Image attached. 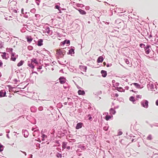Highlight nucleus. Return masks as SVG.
<instances>
[{
  "label": "nucleus",
  "instance_id": "f257e3e1",
  "mask_svg": "<svg viewBox=\"0 0 158 158\" xmlns=\"http://www.w3.org/2000/svg\"><path fill=\"white\" fill-rule=\"evenodd\" d=\"M141 106L145 108L148 107V101L146 100H143L140 102Z\"/></svg>",
  "mask_w": 158,
  "mask_h": 158
},
{
  "label": "nucleus",
  "instance_id": "f03ea898",
  "mask_svg": "<svg viewBox=\"0 0 158 158\" xmlns=\"http://www.w3.org/2000/svg\"><path fill=\"white\" fill-rule=\"evenodd\" d=\"M150 48H151V46L147 44L144 48V50L146 54H148L150 53L151 51V50L150 49Z\"/></svg>",
  "mask_w": 158,
  "mask_h": 158
},
{
  "label": "nucleus",
  "instance_id": "7ed1b4c3",
  "mask_svg": "<svg viewBox=\"0 0 158 158\" xmlns=\"http://www.w3.org/2000/svg\"><path fill=\"white\" fill-rule=\"evenodd\" d=\"M147 86L149 90H153L154 89V86L152 83H149L148 84Z\"/></svg>",
  "mask_w": 158,
  "mask_h": 158
},
{
  "label": "nucleus",
  "instance_id": "20e7f679",
  "mask_svg": "<svg viewBox=\"0 0 158 158\" xmlns=\"http://www.w3.org/2000/svg\"><path fill=\"white\" fill-rule=\"evenodd\" d=\"M61 45H64L65 44L69 45L70 44V41L69 40H65L63 41L62 42L60 43Z\"/></svg>",
  "mask_w": 158,
  "mask_h": 158
},
{
  "label": "nucleus",
  "instance_id": "39448f33",
  "mask_svg": "<svg viewBox=\"0 0 158 158\" xmlns=\"http://www.w3.org/2000/svg\"><path fill=\"white\" fill-rule=\"evenodd\" d=\"M74 48L73 47V48H71L69 50V52L67 53V54L68 55H71L72 56V54H74Z\"/></svg>",
  "mask_w": 158,
  "mask_h": 158
},
{
  "label": "nucleus",
  "instance_id": "423d86ee",
  "mask_svg": "<svg viewBox=\"0 0 158 158\" xmlns=\"http://www.w3.org/2000/svg\"><path fill=\"white\" fill-rule=\"evenodd\" d=\"M6 93L5 90L0 91V97H3L6 96Z\"/></svg>",
  "mask_w": 158,
  "mask_h": 158
},
{
  "label": "nucleus",
  "instance_id": "0eeeda50",
  "mask_svg": "<svg viewBox=\"0 0 158 158\" xmlns=\"http://www.w3.org/2000/svg\"><path fill=\"white\" fill-rule=\"evenodd\" d=\"M59 79L60 82L61 84H64V83H65V82L66 79L64 77H60L59 78Z\"/></svg>",
  "mask_w": 158,
  "mask_h": 158
},
{
  "label": "nucleus",
  "instance_id": "6e6552de",
  "mask_svg": "<svg viewBox=\"0 0 158 158\" xmlns=\"http://www.w3.org/2000/svg\"><path fill=\"white\" fill-rule=\"evenodd\" d=\"M83 125V123H82L80 122L77 124L76 127V129H79L81 128Z\"/></svg>",
  "mask_w": 158,
  "mask_h": 158
},
{
  "label": "nucleus",
  "instance_id": "1a4fd4ad",
  "mask_svg": "<svg viewBox=\"0 0 158 158\" xmlns=\"http://www.w3.org/2000/svg\"><path fill=\"white\" fill-rule=\"evenodd\" d=\"M68 143L66 142H63L62 143V148L63 150H64V149L66 148L68 145Z\"/></svg>",
  "mask_w": 158,
  "mask_h": 158
},
{
  "label": "nucleus",
  "instance_id": "9d476101",
  "mask_svg": "<svg viewBox=\"0 0 158 158\" xmlns=\"http://www.w3.org/2000/svg\"><path fill=\"white\" fill-rule=\"evenodd\" d=\"M23 133L24 134V137L25 138H27L28 136L29 133L28 131L26 130H23L22 131Z\"/></svg>",
  "mask_w": 158,
  "mask_h": 158
},
{
  "label": "nucleus",
  "instance_id": "9b49d317",
  "mask_svg": "<svg viewBox=\"0 0 158 158\" xmlns=\"http://www.w3.org/2000/svg\"><path fill=\"white\" fill-rule=\"evenodd\" d=\"M101 73L102 74V76L104 77H106L107 75V72L105 70H102L101 71Z\"/></svg>",
  "mask_w": 158,
  "mask_h": 158
},
{
  "label": "nucleus",
  "instance_id": "f8f14e48",
  "mask_svg": "<svg viewBox=\"0 0 158 158\" xmlns=\"http://www.w3.org/2000/svg\"><path fill=\"white\" fill-rule=\"evenodd\" d=\"M103 58L102 56H99L97 60V62L100 63L102 62L103 60Z\"/></svg>",
  "mask_w": 158,
  "mask_h": 158
},
{
  "label": "nucleus",
  "instance_id": "ddd939ff",
  "mask_svg": "<svg viewBox=\"0 0 158 158\" xmlns=\"http://www.w3.org/2000/svg\"><path fill=\"white\" fill-rule=\"evenodd\" d=\"M110 114H114L116 113V111L113 108H111L110 110Z\"/></svg>",
  "mask_w": 158,
  "mask_h": 158
},
{
  "label": "nucleus",
  "instance_id": "4468645a",
  "mask_svg": "<svg viewBox=\"0 0 158 158\" xmlns=\"http://www.w3.org/2000/svg\"><path fill=\"white\" fill-rule=\"evenodd\" d=\"M43 40L42 39H40L38 40L37 42V45L38 46H40L43 45Z\"/></svg>",
  "mask_w": 158,
  "mask_h": 158
},
{
  "label": "nucleus",
  "instance_id": "2eb2a0df",
  "mask_svg": "<svg viewBox=\"0 0 158 158\" xmlns=\"http://www.w3.org/2000/svg\"><path fill=\"white\" fill-rule=\"evenodd\" d=\"M78 93L79 95H84L85 94V92L83 90H81L79 89L78 91Z\"/></svg>",
  "mask_w": 158,
  "mask_h": 158
},
{
  "label": "nucleus",
  "instance_id": "dca6fc26",
  "mask_svg": "<svg viewBox=\"0 0 158 158\" xmlns=\"http://www.w3.org/2000/svg\"><path fill=\"white\" fill-rule=\"evenodd\" d=\"M31 63H34L38 64L39 63L38 61L35 58H33L32 59H31Z\"/></svg>",
  "mask_w": 158,
  "mask_h": 158
},
{
  "label": "nucleus",
  "instance_id": "f3484780",
  "mask_svg": "<svg viewBox=\"0 0 158 158\" xmlns=\"http://www.w3.org/2000/svg\"><path fill=\"white\" fill-rule=\"evenodd\" d=\"M78 10L79 11L80 13L82 15H85L86 14V12L85 11L81 9H78Z\"/></svg>",
  "mask_w": 158,
  "mask_h": 158
},
{
  "label": "nucleus",
  "instance_id": "a211bd4d",
  "mask_svg": "<svg viewBox=\"0 0 158 158\" xmlns=\"http://www.w3.org/2000/svg\"><path fill=\"white\" fill-rule=\"evenodd\" d=\"M134 85L137 88L141 89V88L140 87V85L137 83H134L131 84V85Z\"/></svg>",
  "mask_w": 158,
  "mask_h": 158
},
{
  "label": "nucleus",
  "instance_id": "6ab92c4d",
  "mask_svg": "<svg viewBox=\"0 0 158 158\" xmlns=\"http://www.w3.org/2000/svg\"><path fill=\"white\" fill-rule=\"evenodd\" d=\"M31 111L32 112H36L37 109L35 106H32L30 108Z\"/></svg>",
  "mask_w": 158,
  "mask_h": 158
},
{
  "label": "nucleus",
  "instance_id": "aec40b11",
  "mask_svg": "<svg viewBox=\"0 0 158 158\" xmlns=\"http://www.w3.org/2000/svg\"><path fill=\"white\" fill-rule=\"evenodd\" d=\"M115 23L116 24H123V22L120 19H117L115 20Z\"/></svg>",
  "mask_w": 158,
  "mask_h": 158
},
{
  "label": "nucleus",
  "instance_id": "412c9836",
  "mask_svg": "<svg viewBox=\"0 0 158 158\" xmlns=\"http://www.w3.org/2000/svg\"><path fill=\"white\" fill-rule=\"evenodd\" d=\"M57 53L56 54L58 55H61L63 54L62 53V49H59L58 50H57Z\"/></svg>",
  "mask_w": 158,
  "mask_h": 158
},
{
  "label": "nucleus",
  "instance_id": "4be33fe9",
  "mask_svg": "<svg viewBox=\"0 0 158 158\" xmlns=\"http://www.w3.org/2000/svg\"><path fill=\"white\" fill-rule=\"evenodd\" d=\"M2 57L3 59L7 60V58L6 56V52H2Z\"/></svg>",
  "mask_w": 158,
  "mask_h": 158
},
{
  "label": "nucleus",
  "instance_id": "5701e85b",
  "mask_svg": "<svg viewBox=\"0 0 158 158\" xmlns=\"http://www.w3.org/2000/svg\"><path fill=\"white\" fill-rule=\"evenodd\" d=\"M26 38L27 42L29 43H30L33 40V39L31 37L27 36Z\"/></svg>",
  "mask_w": 158,
  "mask_h": 158
},
{
  "label": "nucleus",
  "instance_id": "b1692460",
  "mask_svg": "<svg viewBox=\"0 0 158 158\" xmlns=\"http://www.w3.org/2000/svg\"><path fill=\"white\" fill-rule=\"evenodd\" d=\"M113 117L112 115H107L105 117V119L106 121L109 120L110 118H112Z\"/></svg>",
  "mask_w": 158,
  "mask_h": 158
},
{
  "label": "nucleus",
  "instance_id": "393cba45",
  "mask_svg": "<svg viewBox=\"0 0 158 158\" xmlns=\"http://www.w3.org/2000/svg\"><path fill=\"white\" fill-rule=\"evenodd\" d=\"M129 100L132 102L133 103H134V102L135 101V97L133 96H131L129 98Z\"/></svg>",
  "mask_w": 158,
  "mask_h": 158
},
{
  "label": "nucleus",
  "instance_id": "a878e982",
  "mask_svg": "<svg viewBox=\"0 0 158 158\" xmlns=\"http://www.w3.org/2000/svg\"><path fill=\"white\" fill-rule=\"evenodd\" d=\"M24 62V61L21 60L17 64V66L18 67L22 66Z\"/></svg>",
  "mask_w": 158,
  "mask_h": 158
},
{
  "label": "nucleus",
  "instance_id": "bb28decb",
  "mask_svg": "<svg viewBox=\"0 0 158 158\" xmlns=\"http://www.w3.org/2000/svg\"><path fill=\"white\" fill-rule=\"evenodd\" d=\"M152 136L151 135H149L147 137L146 139L149 140H151L152 139Z\"/></svg>",
  "mask_w": 158,
  "mask_h": 158
},
{
  "label": "nucleus",
  "instance_id": "cd10ccee",
  "mask_svg": "<svg viewBox=\"0 0 158 158\" xmlns=\"http://www.w3.org/2000/svg\"><path fill=\"white\" fill-rule=\"evenodd\" d=\"M77 6L78 7H81L82 8L85 6L82 4L78 3L77 5Z\"/></svg>",
  "mask_w": 158,
  "mask_h": 158
},
{
  "label": "nucleus",
  "instance_id": "c85d7f7f",
  "mask_svg": "<svg viewBox=\"0 0 158 158\" xmlns=\"http://www.w3.org/2000/svg\"><path fill=\"white\" fill-rule=\"evenodd\" d=\"M79 67H81V68L84 70L85 72L86 71L87 69V67L86 66H84L80 65Z\"/></svg>",
  "mask_w": 158,
  "mask_h": 158
},
{
  "label": "nucleus",
  "instance_id": "c756f323",
  "mask_svg": "<svg viewBox=\"0 0 158 158\" xmlns=\"http://www.w3.org/2000/svg\"><path fill=\"white\" fill-rule=\"evenodd\" d=\"M28 65L29 67L31 68L32 69H34L35 68L33 64L31 62L30 63L28 64Z\"/></svg>",
  "mask_w": 158,
  "mask_h": 158
},
{
  "label": "nucleus",
  "instance_id": "7c9ffc66",
  "mask_svg": "<svg viewBox=\"0 0 158 158\" xmlns=\"http://www.w3.org/2000/svg\"><path fill=\"white\" fill-rule=\"evenodd\" d=\"M47 135H45L44 134H42L41 137L42 138V140L44 141L45 139V138H47Z\"/></svg>",
  "mask_w": 158,
  "mask_h": 158
},
{
  "label": "nucleus",
  "instance_id": "2f4dec72",
  "mask_svg": "<svg viewBox=\"0 0 158 158\" xmlns=\"http://www.w3.org/2000/svg\"><path fill=\"white\" fill-rule=\"evenodd\" d=\"M78 148L81 149L82 150H84L85 149V147L82 145H79L78 146Z\"/></svg>",
  "mask_w": 158,
  "mask_h": 158
},
{
  "label": "nucleus",
  "instance_id": "473e14b6",
  "mask_svg": "<svg viewBox=\"0 0 158 158\" xmlns=\"http://www.w3.org/2000/svg\"><path fill=\"white\" fill-rule=\"evenodd\" d=\"M46 32L48 34H49L50 32V28L49 27H47L46 28Z\"/></svg>",
  "mask_w": 158,
  "mask_h": 158
},
{
  "label": "nucleus",
  "instance_id": "72a5a7b5",
  "mask_svg": "<svg viewBox=\"0 0 158 158\" xmlns=\"http://www.w3.org/2000/svg\"><path fill=\"white\" fill-rule=\"evenodd\" d=\"M16 58L17 57H15V56H11L10 60L14 61H15L16 60Z\"/></svg>",
  "mask_w": 158,
  "mask_h": 158
},
{
  "label": "nucleus",
  "instance_id": "f704fd0d",
  "mask_svg": "<svg viewBox=\"0 0 158 158\" xmlns=\"http://www.w3.org/2000/svg\"><path fill=\"white\" fill-rule=\"evenodd\" d=\"M56 156L57 157H60V158H61L62 157V155H61V154L60 153H59V152H57L56 155Z\"/></svg>",
  "mask_w": 158,
  "mask_h": 158
},
{
  "label": "nucleus",
  "instance_id": "c9c22d12",
  "mask_svg": "<svg viewBox=\"0 0 158 158\" xmlns=\"http://www.w3.org/2000/svg\"><path fill=\"white\" fill-rule=\"evenodd\" d=\"M4 146L0 143V152H1L3 150Z\"/></svg>",
  "mask_w": 158,
  "mask_h": 158
},
{
  "label": "nucleus",
  "instance_id": "e433bc0d",
  "mask_svg": "<svg viewBox=\"0 0 158 158\" xmlns=\"http://www.w3.org/2000/svg\"><path fill=\"white\" fill-rule=\"evenodd\" d=\"M119 91L121 92H124L125 90L123 89L122 87H119L118 88V89H117Z\"/></svg>",
  "mask_w": 158,
  "mask_h": 158
},
{
  "label": "nucleus",
  "instance_id": "4c0bfd02",
  "mask_svg": "<svg viewBox=\"0 0 158 158\" xmlns=\"http://www.w3.org/2000/svg\"><path fill=\"white\" fill-rule=\"evenodd\" d=\"M55 9H57L58 10H59V9H61V7H60V6L57 5H55Z\"/></svg>",
  "mask_w": 158,
  "mask_h": 158
},
{
  "label": "nucleus",
  "instance_id": "58836bf2",
  "mask_svg": "<svg viewBox=\"0 0 158 158\" xmlns=\"http://www.w3.org/2000/svg\"><path fill=\"white\" fill-rule=\"evenodd\" d=\"M139 46L141 48H144L145 47V45L141 43L139 44Z\"/></svg>",
  "mask_w": 158,
  "mask_h": 158
},
{
  "label": "nucleus",
  "instance_id": "ea45409f",
  "mask_svg": "<svg viewBox=\"0 0 158 158\" xmlns=\"http://www.w3.org/2000/svg\"><path fill=\"white\" fill-rule=\"evenodd\" d=\"M36 10L35 8H33L31 10V12L33 13H35V12Z\"/></svg>",
  "mask_w": 158,
  "mask_h": 158
},
{
  "label": "nucleus",
  "instance_id": "a19ab883",
  "mask_svg": "<svg viewBox=\"0 0 158 158\" xmlns=\"http://www.w3.org/2000/svg\"><path fill=\"white\" fill-rule=\"evenodd\" d=\"M108 128L109 127L105 126L103 127V129L105 131H107L108 130Z\"/></svg>",
  "mask_w": 158,
  "mask_h": 158
},
{
  "label": "nucleus",
  "instance_id": "79ce46f5",
  "mask_svg": "<svg viewBox=\"0 0 158 158\" xmlns=\"http://www.w3.org/2000/svg\"><path fill=\"white\" fill-rule=\"evenodd\" d=\"M39 131V130L38 129H36V130H35L34 131V132L33 133H32L33 135L34 136H35V135L34 134L35 132H38Z\"/></svg>",
  "mask_w": 158,
  "mask_h": 158
},
{
  "label": "nucleus",
  "instance_id": "37998d69",
  "mask_svg": "<svg viewBox=\"0 0 158 158\" xmlns=\"http://www.w3.org/2000/svg\"><path fill=\"white\" fill-rule=\"evenodd\" d=\"M35 2L37 4V5L39 6L40 4V0H35Z\"/></svg>",
  "mask_w": 158,
  "mask_h": 158
},
{
  "label": "nucleus",
  "instance_id": "c03bdc74",
  "mask_svg": "<svg viewBox=\"0 0 158 158\" xmlns=\"http://www.w3.org/2000/svg\"><path fill=\"white\" fill-rule=\"evenodd\" d=\"M39 111H42L43 110V107L42 106H40L38 108Z\"/></svg>",
  "mask_w": 158,
  "mask_h": 158
},
{
  "label": "nucleus",
  "instance_id": "a18cd8bd",
  "mask_svg": "<svg viewBox=\"0 0 158 158\" xmlns=\"http://www.w3.org/2000/svg\"><path fill=\"white\" fill-rule=\"evenodd\" d=\"M42 66H40L38 67L37 68L38 71H40V70L42 69Z\"/></svg>",
  "mask_w": 158,
  "mask_h": 158
},
{
  "label": "nucleus",
  "instance_id": "49530a36",
  "mask_svg": "<svg viewBox=\"0 0 158 158\" xmlns=\"http://www.w3.org/2000/svg\"><path fill=\"white\" fill-rule=\"evenodd\" d=\"M123 134V132L121 131H119L118 133V135H122Z\"/></svg>",
  "mask_w": 158,
  "mask_h": 158
},
{
  "label": "nucleus",
  "instance_id": "de8ad7c7",
  "mask_svg": "<svg viewBox=\"0 0 158 158\" xmlns=\"http://www.w3.org/2000/svg\"><path fill=\"white\" fill-rule=\"evenodd\" d=\"M36 147H38L39 148H40V144L39 143H37L36 144Z\"/></svg>",
  "mask_w": 158,
  "mask_h": 158
},
{
  "label": "nucleus",
  "instance_id": "09e8293b",
  "mask_svg": "<svg viewBox=\"0 0 158 158\" xmlns=\"http://www.w3.org/2000/svg\"><path fill=\"white\" fill-rule=\"evenodd\" d=\"M88 117H89L88 119L89 120H91L92 119V117L91 116V115L89 114L88 115Z\"/></svg>",
  "mask_w": 158,
  "mask_h": 158
},
{
  "label": "nucleus",
  "instance_id": "8fccbe9b",
  "mask_svg": "<svg viewBox=\"0 0 158 158\" xmlns=\"http://www.w3.org/2000/svg\"><path fill=\"white\" fill-rule=\"evenodd\" d=\"M141 97H142V96L141 95H137L136 96V98H141Z\"/></svg>",
  "mask_w": 158,
  "mask_h": 158
},
{
  "label": "nucleus",
  "instance_id": "3c124183",
  "mask_svg": "<svg viewBox=\"0 0 158 158\" xmlns=\"http://www.w3.org/2000/svg\"><path fill=\"white\" fill-rule=\"evenodd\" d=\"M125 62L127 64H128L130 63L129 60L127 59L126 60Z\"/></svg>",
  "mask_w": 158,
  "mask_h": 158
},
{
  "label": "nucleus",
  "instance_id": "603ef678",
  "mask_svg": "<svg viewBox=\"0 0 158 158\" xmlns=\"http://www.w3.org/2000/svg\"><path fill=\"white\" fill-rule=\"evenodd\" d=\"M15 55V52H11V56H14Z\"/></svg>",
  "mask_w": 158,
  "mask_h": 158
},
{
  "label": "nucleus",
  "instance_id": "864d4df0",
  "mask_svg": "<svg viewBox=\"0 0 158 158\" xmlns=\"http://www.w3.org/2000/svg\"><path fill=\"white\" fill-rule=\"evenodd\" d=\"M8 50L10 51V52H12V51H13V49L12 48H8Z\"/></svg>",
  "mask_w": 158,
  "mask_h": 158
},
{
  "label": "nucleus",
  "instance_id": "5fc2aeb1",
  "mask_svg": "<svg viewBox=\"0 0 158 158\" xmlns=\"http://www.w3.org/2000/svg\"><path fill=\"white\" fill-rule=\"evenodd\" d=\"M112 65L111 64H107L106 65V66H107V67H108L111 66Z\"/></svg>",
  "mask_w": 158,
  "mask_h": 158
},
{
  "label": "nucleus",
  "instance_id": "6e6d98bb",
  "mask_svg": "<svg viewBox=\"0 0 158 158\" xmlns=\"http://www.w3.org/2000/svg\"><path fill=\"white\" fill-rule=\"evenodd\" d=\"M62 51L63 54L64 55V54L65 53V51L64 50H63V49L62 50Z\"/></svg>",
  "mask_w": 158,
  "mask_h": 158
},
{
  "label": "nucleus",
  "instance_id": "4d7b16f0",
  "mask_svg": "<svg viewBox=\"0 0 158 158\" xmlns=\"http://www.w3.org/2000/svg\"><path fill=\"white\" fill-rule=\"evenodd\" d=\"M13 81L15 82V83L16 84L18 80L16 79H15Z\"/></svg>",
  "mask_w": 158,
  "mask_h": 158
},
{
  "label": "nucleus",
  "instance_id": "13d9d810",
  "mask_svg": "<svg viewBox=\"0 0 158 158\" xmlns=\"http://www.w3.org/2000/svg\"><path fill=\"white\" fill-rule=\"evenodd\" d=\"M85 9L86 10H89V6H86L85 7Z\"/></svg>",
  "mask_w": 158,
  "mask_h": 158
},
{
  "label": "nucleus",
  "instance_id": "bf43d9fd",
  "mask_svg": "<svg viewBox=\"0 0 158 158\" xmlns=\"http://www.w3.org/2000/svg\"><path fill=\"white\" fill-rule=\"evenodd\" d=\"M66 149L67 150H69L70 149V146H67L66 147Z\"/></svg>",
  "mask_w": 158,
  "mask_h": 158
},
{
  "label": "nucleus",
  "instance_id": "052dcab7",
  "mask_svg": "<svg viewBox=\"0 0 158 158\" xmlns=\"http://www.w3.org/2000/svg\"><path fill=\"white\" fill-rule=\"evenodd\" d=\"M2 64L3 63L2 61L1 60H0V67H2Z\"/></svg>",
  "mask_w": 158,
  "mask_h": 158
},
{
  "label": "nucleus",
  "instance_id": "680f3d73",
  "mask_svg": "<svg viewBox=\"0 0 158 158\" xmlns=\"http://www.w3.org/2000/svg\"><path fill=\"white\" fill-rule=\"evenodd\" d=\"M19 152H21L22 153H23L25 155V156H26L27 155V153H26L25 152H23V151H20Z\"/></svg>",
  "mask_w": 158,
  "mask_h": 158
},
{
  "label": "nucleus",
  "instance_id": "e2e57ef3",
  "mask_svg": "<svg viewBox=\"0 0 158 158\" xmlns=\"http://www.w3.org/2000/svg\"><path fill=\"white\" fill-rule=\"evenodd\" d=\"M156 51L158 53V47L156 46Z\"/></svg>",
  "mask_w": 158,
  "mask_h": 158
},
{
  "label": "nucleus",
  "instance_id": "0e129e2a",
  "mask_svg": "<svg viewBox=\"0 0 158 158\" xmlns=\"http://www.w3.org/2000/svg\"><path fill=\"white\" fill-rule=\"evenodd\" d=\"M3 47V44H0V48H1Z\"/></svg>",
  "mask_w": 158,
  "mask_h": 158
},
{
  "label": "nucleus",
  "instance_id": "69168bd1",
  "mask_svg": "<svg viewBox=\"0 0 158 158\" xmlns=\"http://www.w3.org/2000/svg\"><path fill=\"white\" fill-rule=\"evenodd\" d=\"M156 106H158V99L156 101Z\"/></svg>",
  "mask_w": 158,
  "mask_h": 158
},
{
  "label": "nucleus",
  "instance_id": "338daca9",
  "mask_svg": "<svg viewBox=\"0 0 158 158\" xmlns=\"http://www.w3.org/2000/svg\"><path fill=\"white\" fill-rule=\"evenodd\" d=\"M153 126L155 127H158V123H156L155 124H153Z\"/></svg>",
  "mask_w": 158,
  "mask_h": 158
},
{
  "label": "nucleus",
  "instance_id": "774afa93",
  "mask_svg": "<svg viewBox=\"0 0 158 158\" xmlns=\"http://www.w3.org/2000/svg\"><path fill=\"white\" fill-rule=\"evenodd\" d=\"M125 88L126 89L128 90L129 88V87L128 86H126L125 87Z\"/></svg>",
  "mask_w": 158,
  "mask_h": 158
}]
</instances>
